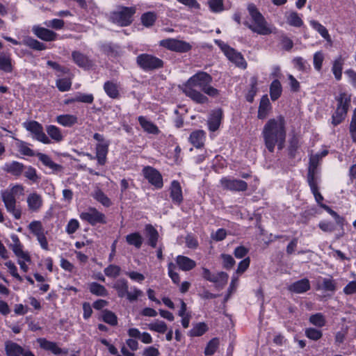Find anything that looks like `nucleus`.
Listing matches in <instances>:
<instances>
[{"mask_svg":"<svg viewBox=\"0 0 356 356\" xmlns=\"http://www.w3.org/2000/svg\"><path fill=\"white\" fill-rule=\"evenodd\" d=\"M211 81L212 78L209 74L199 72L191 76L182 86V91L187 97L196 103L205 104L208 102V98L197 90L196 88L201 89L210 97H217L219 93L218 90L210 85Z\"/></svg>","mask_w":356,"mask_h":356,"instance_id":"obj_1","label":"nucleus"},{"mask_svg":"<svg viewBox=\"0 0 356 356\" xmlns=\"http://www.w3.org/2000/svg\"><path fill=\"white\" fill-rule=\"evenodd\" d=\"M262 136L269 152H273L276 145L278 149H282L286 138L284 118L279 116L270 119L263 128Z\"/></svg>","mask_w":356,"mask_h":356,"instance_id":"obj_2","label":"nucleus"},{"mask_svg":"<svg viewBox=\"0 0 356 356\" xmlns=\"http://www.w3.org/2000/svg\"><path fill=\"white\" fill-rule=\"evenodd\" d=\"M24 188L21 184L13 186L10 189L3 191L1 193L2 200L8 213L15 219L19 220L22 216V208L16 202V197L24 195Z\"/></svg>","mask_w":356,"mask_h":356,"instance_id":"obj_3","label":"nucleus"},{"mask_svg":"<svg viewBox=\"0 0 356 356\" xmlns=\"http://www.w3.org/2000/svg\"><path fill=\"white\" fill-rule=\"evenodd\" d=\"M248 10L250 17L245 25L253 32L266 35L273 33V29L268 25L264 16L253 4H249Z\"/></svg>","mask_w":356,"mask_h":356,"instance_id":"obj_4","label":"nucleus"},{"mask_svg":"<svg viewBox=\"0 0 356 356\" xmlns=\"http://www.w3.org/2000/svg\"><path fill=\"white\" fill-rule=\"evenodd\" d=\"M136 12V6L119 7L111 13L110 19L118 25L126 26L131 24L132 17Z\"/></svg>","mask_w":356,"mask_h":356,"instance_id":"obj_5","label":"nucleus"},{"mask_svg":"<svg viewBox=\"0 0 356 356\" xmlns=\"http://www.w3.org/2000/svg\"><path fill=\"white\" fill-rule=\"evenodd\" d=\"M338 106L335 113L332 115V124L337 125L346 118L349 107L350 98L346 93H341L337 97Z\"/></svg>","mask_w":356,"mask_h":356,"instance_id":"obj_6","label":"nucleus"},{"mask_svg":"<svg viewBox=\"0 0 356 356\" xmlns=\"http://www.w3.org/2000/svg\"><path fill=\"white\" fill-rule=\"evenodd\" d=\"M216 42L218 44L230 61L234 63L237 67L242 69H245L247 67V63L241 53L236 51L234 49L229 47L221 41H216Z\"/></svg>","mask_w":356,"mask_h":356,"instance_id":"obj_7","label":"nucleus"},{"mask_svg":"<svg viewBox=\"0 0 356 356\" xmlns=\"http://www.w3.org/2000/svg\"><path fill=\"white\" fill-rule=\"evenodd\" d=\"M138 65L144 70H153L163 67V61L151 54H142L136 58Z\"/></svg>","mask_w":356,"mask_h":356,"instance_id":"obj_8","label":"nucleus"},{"mask_svg":"<svg viewBox=\"0 0 356 356\" xmlns=\"http://www.w3.org/2000/svg\"><path fill=\"white\" fill-rule=\"evenodd\" d=\"M160 46L176 52L184 53L190 51L192 46L190 43L175 38H167L159 42Z\"/></svg>","mask_w":356,"mask_h":356,"instance_id":"obj_9","label":"nucleus"},{"mask_svg":"<svg viewBox=\"0 0 356 356\" xmlns=\"http://www.w3.org/2000/svg\"><path fill=\"white\" fill-rule=\"evenodd\" d=\"M23 124L24 127L33 134V137L35 140L44 144H49L51 143L50 139L44 132L42 126L38 122L29 121L24 122Z\"/></svg>","mask_w":356,"mask_h":356,"instance_id":"obj_10","label":"nucleus"},{"mask_svg":"<svg viewBox=\"0 0 356 356\" xmlns=\"http://www.w3.org/2000/svg\"><path fill=\"white\" fill-rule=\"evenodd\" d=\"M142 172L145 178L156 188L159 189L163 187V178L157 170L150 166H146Z\"/></svg>","mask_w":356,"mask_h":356,"instance_id":"obj_11","label":"nucleus"},{"mask_svg":"<svg viewBox=\"0 0 356 356\" xmlns=\"http://www.w3.org/2000/svg\"><path fill=\"white\" fill-rule=\"evenodd\" d=\"M94 138L98 142L96 145L95 159L97 160L98 164L104 165L106 161L108 143L100 134H95Z\"/></svg>","mask_w":356,"mask_h":356,"instance_id":"obj_12","label":"nucleus"},{"mask_svg":"<svg viewBox=\"0 0 356 356\" xmlns=\"http://www.w3.org/2000/svg\"><path fill=\"white\" fill-rule=\"evenodd\" d=\"M5 350L7 356H35L29 349L13 341L6 342Z\"/></svg>","mask_w":356,"mask_h":356,"instance_id":"obj_13","label":"nucleus"},{"mask_svg":"<svg viewBox=\"0 0 356 356\" xmlns=\"http://www.w3.org/2000/svg\"><path fill=\"white\" fill-rule=\"evenodd\" d=\"M327 154V150L324 149L321 153L312 154L309 159V166L308 171L307 179H317V167L320 160Z\"/></svg>","mask_w":356,"mask_h":356,"instance_id":"obj_14","label":"nucleus"},{"mask_svg":"<svg viewBox=\"0 0 356 356\" xmlns=\"http://www.w3.org/2000/svg\"><path fill=\"white\" fill-rule=\"evenodd\" d=\"M223 188L230 191H243L247 189V184L243 180L223 177L220 180Z\"/></svg>","mask_w":356,"mask_h":356,"instance_id":"obj_15","label":"nucleus"},{"mask_svg":"<svg viewBox=\"0 0 356 356\" xmlns=\"http://www.w3.org/2000/svg\"><path fill=\"white\" fill-rule=\"evenodd\" d=\"M222 118V111L220 109H216L213 111L207 121L208 128L211 131H216L221 123Z\"/></svg>","mask_w":356,"mask_h":356,"instance_id":"obj_16","label":"nucleus"},{"mask_svg":"<svg viewBox=\"0 0 356 356\" xmlns=\"http://www.w3.org/2000/svg\"><path fill=\"white\" fill-rule=\"evenodd\" d=\"M33 31L37 37L46 41L55 40L57 36L55 32L44 27L33 26Z\"/></svg>","mask_w":356,"mask_h":356,"instance_id":"obj_17","label":"nucleus"},{"mask_svg":"<svg viewBox=\"0 0 356 356\" xmlns=\"http://www.w3.org/2000/svg\"><path fill=\"white\" fill-rule=\"evenodd\" d=\"M27 204L29 210L38 211L42 206L43 200L42 196L37 193H31L27 197Z\"/></svg>","mask_w":356,"mask_h":356,"instance_id":"obj_18","label":"nucleus"},{"mask_svg":"<svg viewBox=\"0 0 356 356\" xmlns=\"http://www.w3.org/2000/svg\"><path fill=\"white\" fill-rule=\"evenodd\" d=\"M176 264L183 271H189L196 266V262L188 257L178 255L175 259Z\"/></svg>","mask_w":356,"mask_h":356,"instance_id":"obj_19","label":"nucleus"},{"mask_svg":"<svg viewBox=\"0 0 356 356\" xmlns=\"http://www.w3.org/2000/svg\"><path fill=\"white\" fill-rule=\"evenodd\" d=\"M170 197L172 202L175 204H179L183 200L182 189L179 181L174 180L171 182L170 188Z\"/></svg>","mask_w":356,"mask_h":356,"instance_id":"obj_20","label":"nucleus"},{"mask_svg":"<svg viewBox=\"0 0 356 356\" xmlns=\"http://www.w3.org/2000/svg\"><path fill=\"white\" fill-rule=\"evenodd\" d=\"M12 243L9 245V248L12 250L15 256L26 255V252L29 251L25 250L23 244L20 242V240L17 235L13 234L10 235Z\"/></svg>","mask_w":356,"mask_h":356,"instance_id":"obj_21","label":"nucleus"},{"mask_svg":"<svg viewBox=\"0 0 356 356\" xmlns=\"http://www.w3.org/2000/svg\"><path fill=\"white\" fill-rule=\"evenodd\" d=\"M310 289V283L307 279H302L293 282L289 286V290L296 293H302Z\"/></svg>","mask_w":356,"mask_h":356,"instance_id":"obj_22","label":"nucleus"},{"mask_svg":"<svg viewBox=\"0 0 356 356\" xmlns=\"http://www.w3.org/2000/svg\"><path fill=\"white\" fill-rule=\"evenodd\" d=\"M317 289L325 292H334L336 283L332 277H321L318 280Z\"/></svg>","mask_w":356,"mask_h":356,"instance_id":"obj_23","label":"nucleus"},{"mask_svg":"<svg viewBox=\"0 0 356 356\" xmlns=\"http://www.w3.org/2000/svg\"><path fill=\"white\" fill-rule=\"evenodd\" d=\"M37 341L40 346L45 350L51 351L55 355L63 353V350L60 348L55 342L48 341L44 338L38 339Z\"/></svg>","mask_w":356,"mask_h":356,"instance_id":"obj_24","label":"nucleus"},{"mask_svg":"<svg viewBox=\"0 0 356 356\" xmlns=\"http://www.w3.org/2000/svg\"><path fill=\"white\" fill-rule=\"evenodd\" d=\"M271 110V105L269 99L267 95H264L260 101L259 110H258V118L259 119L266 118L269 114Z\"/></svg>","mask_w":356,"mask_h":356,"instance_id":"obj_25","label":"nucleus"},{"mask_svg":"<svg viewBox=\"0 0 356 356\" xmlns=\"http://www.w3.org/2000/svg\"><path fill=\"white\" fill-rule=\"evenodd\" d=\"M37 156L42 164L48 168L51 172H56L61 170V166L54 163L48 155L38 153Z\"/></svg>","mask_w":356,"mask_h":356,"instance_id":"obj_26","label":"nucleus"},{"mask_svg":"<svg viewBox=\"0 0 356 356\" xmlns=\"http://www.w3.org/2000/svg\"><path fill=\"white\" fill-rule=\"evenodd\" d=\"M205 132L202 130H196L190 135V142L197 148L202 147L205 140Z\"/></svg>","mask_w":356,"mask_h":356,"instance_id":"obj_27","label":"nucleus"},{"mask_svg":"<svg viewBox=\"0 0 356 356\" xmlns=\"http://www.w3.org/2000/svg\"><path fill=\"white\" fill-rule=\"evenodd\" d=\"M3 169L8 173L19 176L23 172V165L19 162L12 161L5 163Z\"/></svg>","mask_w":356,"mask_h":356,"instance_id":"obj_28","label":"nucleus"},{"mask_svg":"<svg viewBox=\"0 0 356 356\" xmlns=\"http://www.w3.org/2000/svg\"><path fill=\"white\" fill-rule=\"evenodd\" d=\"M56 120L63 127H70L77 122V118L76 115L70 114L60 115L56 117Z\"/></svg>","mask_w":356,"mask_h":356,"instance_id":"obj_29","label":"nucleus"},{"mask_svg":"<svg viewBox=\"0 0 356 356\" xmlns=\"http://www.w3.org/2000/svg\"><path fill=\"white\" fill-rule=\"evenodd\" d=\"M343 63L344 59L341 56H338L333 61L332 71L337 80H340L341 79Z\"/></svg>","mask_w":356,"mask_h":356,"instance_id":"obj_30","label":"nucleus"},{"mask_svg":"<svg viewBox=\"0 0 356 356\" xmlns=\"http://www.w3.org/2000/svg\"><path fill=\"white\" fill-rule=\"evenodd\" d=\"M147 326L149 330L160 334H164L168 330L167 324L163 321L156 320L148 323Z\"/></svg>","mask_w":356,"mask_h":356,"instance_id":"obj_31","label":"nucleus"},{"mask_svg":"<svg viewBox=\"0 0 356 356\" xmlns=\"http://www.w3.org/2000/svg\"><path fill=\"white\" fill-rule=\"evenodd\" d=\"M138 121L143 129L147 133L152 134H157L159 133L158 127L145 118L140 116Z\"/></svg>","mask_w":356,"mask_h":356,"instance_id":"obj_32","label":"nucleus"},{"mask_svg":"<svg viewBox=\"0 0 356 356\" xmlns=\"http://www.w3.org/2000/svg\"><path fill=\"white\" fill-rule=\"evenodd\" d=\"M17 257V261L19 266L20 270L24 273H27L29 270V264L31 263V257L30 253L26 252V255L15 256Z\"/></svg>","mask_w":356,"mask_h":356,"instance_id":"obj_33","label":"nucleus"},{"mask_svg":"<svg viewBox=\"0 0 356 356\" xmlns=\"http://www.w3.org/2000/svg\"><path fill=\"white\" fill-rule=\"evenodd\" d=\"M310 25L315 29L325 40L327 42H331V37L328 33L327 29L316 20L310 21Z\"/></svg>","mask_w":356,"mask_h":356,"instance_id":"obj_34","label":"nucleus"},{"mask_svg":"<svg viewBox=\"0 0 356 356\" xmlns=\"http://www.w3.org/2000/svg\"><path fill=\"white\" fill-rule=\"evenodd\" d=\"M286 22L293 26L300 27L303 22L300 15L296 12H289L286 13Z\"/></svg>","mask_w":356,"mask_h":356,"instance_id":"obj_35","label":"nucleus"},{"mask_svg":"<svg viewBox=\"0 0 356 356\" xmlns=\"http://www.w3.org/2000/svg\"><path fill=\"white\" fill-rule=\"evenodd\" d=\"M282 91V86L278 80H274L270 86V95L273 101L277 100L281 95Z\"/></svg>","mask_w":356,"mask_h":356,"instance_id":"obj_36","label":"nucleus"},{"mask_svg":"<svg viewBox=\"0 0 356 356\" xmlns=\"http://www.w3.org/2000/svg\"><path fill=\"white\" fill-rule=\"evenodd\" d=\"M126 241L129 245H134L136 248H140L143 244V239L139 233L135 232L128 234L126 236Z\"/></svg>","mask_w":356,"mask_h":356,"instance_id":"obj_37","label":"nucleus"},{"mask_svg":"<svg viewBox=\"0 0 356 356\" xmlns=\"http://www.w3.org/2000/svg\"><path fill=\"white\" fill-rule=\"evenodd\" d=\"M46 131L51 139L56 142H60L63 139L61 130L54 125L47 126Z\"/></svg>","mask_w":356,"mask_h":356,"instance_id":"obj_38","label":"nucleus"},{"mask_svg":"<svg viewBox=\"0 0 356 356\" xmlns=\"http://www.w3.org/2000/svg\"><path fill=\"white\" fill-rule=\"evenodd\" d=\"M12 69L13 66L10 56L5 54H0V70L10 72Z\"/></svg>","mask_w":356,"mask_h":356,"instance_id":"obj_39","label":"nucleus"},{"mask_svg":"<svg viewBox=\"0 0 356 356\" xmlns=\"http://www.w3.org/2000/svg\"><path fill=\"white\" fill-rule=\"evenodd\" d=\"M307 180H308L309 185L311 191L315 197L316 201L321 207V204H323L322 203V202L323 200V197L318 191L317 179H312V178H310V179H307Z\"/></svg>","mask_w":356,"mask_h":356,"instance_id":"obj_40","label":"nucleus"},{"mask_svg":"<svg viewBox=\"0 0 356 356\" xmlns=\"http://www.w3.org/2000/svg\"><path fill=\"white\" fill-rule=\"evenodd\" d=\"M29 231L36 237L44 234L42 222L39 220L32 221L28 226Z\"/></svg>","mask_w":356,"mask_h":356,"instance_id":"obj_41","label":"nucleus"},{"mask_svg":"<svg viewBox=\"0 0 356 356\" xmlns=\"http://www.w3.org/2000/svg\"><path fill=\"white\" fill-rule=\"evenodd\" d=\"M4 265L13 277L19 282L23 281V277L19 274L17 268L13 261L8 260L4 263Z\"/></svg>","mask_w":356,"mask_h":356,"instance_id":"obj_42","label":"nucleus"},{"mask_svg":"<svg viewBox=\"0 0 356 356\" xmlns=\"http://www.w3.org/2000/svg\"><path fill=\"white\" fill-rule=\"evenodd\" d=\"M146 232L149 245L155 248L159 236L157 231L152 225H149L146 226Z\"/></svg>","mask_w":356,"mask_h":356,"instance_id":"obj_43","label":"nucleus"},{"mask_svg":"<svg viewBox=\"0 0 356 356\" xmlns=\"http://www.w3.org/2000/svg\"><path fill=\"white\" fill-rule=\"evenodd\" d=\"M140 19L143 26L149 27L154 24L156 15L154 12H147L141 15Z\"/></svg>","mask_w":356,"mask_h":356,"instance_id":"obj_44","label":"nucleus"},{"mask_svg":"<svg viewBox=\"0 0 356 356\" xmlns=\"http://www.w3.org/2000/svg\"><path fill=\"white\" fill-rule=\"evenodd\" d=\"M309 321L311 324L317 327H322L326 323L325 316L321 313H316L310 316Z\"/></svg>","mask_w":356,"mask_h":356,"instance_id":"obj_45","label":"nucleus"},{"mask_svg":"<svg viewBox=\"0 0 356 356\" xmlns=\"http://www.w3.org/2000/svg\"><path fill=\"white\" fill-rule=\"evenodd\" d=\"M114 288L116 289L118 296L123 298L128 291L127 282L124 280H118L114 284Z\"/></svg>","mask_w":356,"mask_h":356,"instance_id":"obj_46","label":"nucleus"},{"mask_svg":"<svg viewBox=\"0 0 356 356\" xmlns=\"http://www.w3.org/2000/svg\"><path fill=\"white\" fill-rule=\"evenodd\" d=\"M74 61L81 67L87 68L88 64V58L86 56L78 51L72 53Z\"/></svg>","mask_w":356,"mask_h":356,"instance_id":"obj_47","label":"nucleus"},{"mask_svg":"<svg viewBox=\"0 0 356 356\" xmlns=\"http://www.w3.org/2000/svg\"><path fill=\"white\" fill-rule=\"evenodd\" d=\"M105 217L104 215L96 209L90 208V224L95 225L96 223H104Z\"/></svg>","mask_w":356,"mask_h":356,"instance_id":"obj_48","label":"nucleus"},{"mask_svg":"<svg viewBox=\"0 0 356 356\" xmlns=\"http://www.w3.org/2000/svg\"><path fill=\"white\" fill-rule=\"evenodd\" d=\"M102 319L111 325H115L118 323L117 316L111 311L105 310L101 314Z\"/></svg>","mask_w":356,"mask_h":356,"instance_id":"obj_49","label":"nucleus"},{"mask_svg":"<svg viewBox=\"0 0 356 356\" xmlns=\"http://www.w3.org/2000/svg\"><path fill=\"white\" fill-rule=\"evenodd\" d=\"M104 90L106 92V94L111 98H116L118 97L119 92L118 86L115 83H113L112 82H106L104 84Z\"/></svg>","mask_w":356,"mask_h":356,"instance_id":"obj_50","label":"nucleus"},{"mask_svg":"<svg viewBox=\"0 0 356 356\" xmlns=\"http://www.w3.org/2000/svg\"><path fill=\"white\" fill-rule=\"evenodd\" d=\"M305 334L307 338L314 341L320 339L323 336V333L321 330L314 327L306 328Z\"/></svg>","mask_w":356,"mask_h":356,"instance_id":"obj_51","label":"nucleus"},{"mask_svg":"<svg viewBox=\"0 0 356 356\" xmlns=\"http://www.w3.org/2000/svg\"><path fill=\"white\" fill-rule=\"evenodd\" d=\"M219 346V340L217 338H213L207 343L205 350L204 354L206 355L211 356L215 353L217 348Z\"/></svg>","mask_w":356,"mask_h":356,"instance_id":"obj_52","label":"nucleus"},{"mask_svg":"<svg viewBox=\"0 0 356 356\" xmlns=\"http://www.w3.org/2000/svg\"><path fill=\"white\" fill-rule=\"evenodd\" d=\"M24 43L28 47L35 50H43L45 49V45L31 38H27L24 40Z\"/></svg>","mask_w":356,"mask_h":356,"instance_id":"obj_53","label":"nucleus"},{"mask_svg":"<svg viewBox=\"0 0 356 356\" xmlns=\"http://www.w3.org/2000/svg\"><path fill=\"white\" fill-rule=\"evenodd\" d=\"M24 43L28 47L35 50H43L45 49V45L31 38H27L24 40Z\"/></svg>","mask_w":356,"mask_h":356,"instance_id":"obj_54","label":"nucleus"},{"mask_svg":"<svg viewBox=\"0 0 356 356\" xmlns=\"http://www.w3.org/2000/svg\"><path fill=\"white\" fill-rule=\"evenodd\" d=\"M176 266L172 262H170L168 265V275L171 278L172 281L175 284H179L180 277L179 273L175 271Z\"/></svg>","mask_w":356,"mask_h":356,"instance_id":"obj_55","label":"nucleus"},{"mask_svg":"<svg viewBox=\"0 0 356 356\" xmlns=\"http://www.w3.org/2000/svg\"><path fill=\"white\" fill-rule=\"evenodd\" d=\"M17 147L19 152L26 156H32L34 155L33 151L29 147V145L22 140H17Z\"/></svg>","mask_w":356,"mask_h":356,"instance_id":"obj_56","label":"nucleus"},{"mask_svg":"<svg viewBox=\"0 0 356 356\" xmlns=\"http://www.w3.org/2000/svg\"><path fill=\"white\" fill-rule=\"evenodd\" d=\"M251 81V88L248 91L246 95V99L249 102H252L254 100V97L257 92V79L256 77H252L250 79Z\"/></svg>","mask_w":356,"mask_h":356,"instance_id":"obj_57","label":"nucleus"},{"mask_svg":"<svg viewBox=\"0 0 356 356\" xmlns=\"http://www.w3.org/2000/svg\"><path fill=\"white\" fill-rule=\"evenodd\" d=\"M228 277L229 276L226 273L219 272L214 275L216 281H212L211 282L216 283L220 287H223L227 283Z\"/></svg>","mask_w":356,"mask_h":356,"instance_id":"obj_58","label":"nucleus"},{"mask_svg":"<svg viewBox=\"0 0 356 356\" xmlns=\"http://www.w3.org/2000/svg\"><path fill=\"white\" fill-rule=\"evenodd\" d=\"M324 58V54L321 51L314 54V67L316 70L320 71L321 70Z\"/></svg>","mask_w":356,"mask_h":356,"instance_id":"obj_59","label":"nucleus"},{"mask_svg":"<svg viewBox=\"0 0 356 356\" xmlns=\"http://www.w3.org/2000/svg\"><path fill=\"white\" fill-rule=\"evenodd\" d=\"M207 330V326L204 323H200L195 325L191 330L192 336L200 337L204 334Z\"/></svg>","mask_w":356,"mask_h":356,"instance_id":"obj_60","label":"nucleus"},{"mask_svg":"<svg viewBox=\"0 0 356 356\" xmlns=\"http://www.w3.org/2000/svg\"><path fill=\"white\" fill-rule=\"evenodd\" d=\"M90 293L100 296H106L107 291L102 286L97 283L90 284Z\"/></svg>","mask_w":356,"mask_h":356,"instance_id":"obj_61","label":"nucleus"},{"mask_svg":"<svg viewBox=\"0 0 356 356\" xmlns=\"http://www.w3.org/2000/svg\"><path fill=\"white\" fill-rule=\"evenodd\" d=\"M72 85V82L70 79L63 78L59 79L56 81V86L58 90L62 92L67 91L70 89Z\"/></svg>","mask_w":356,"mask_h":356,"instance_id":"obj_62","label":"nucleus"},{"mask_svg":"<svg viewBox=\"0 0 356 356\" xmlns=\"http://www.w3.org/2000/svg\"><path fill=\"white\" fill-rule=\"evenodd\" d=\"M94 197L105 207H109L111 204L110 199L100 191L95 193Z\"/></svg>","mask_w":356,"mask_h":356,"instance_id":"obj_63","label":"nucleus"},{"mask_svg":"<svg viewBox=\"0 0 356 356\" xmlns=\"http://www.w3.org/2000/svg\"><path fill=\"white\" fill-rule=\"evenodd\" d=\"M44 24L47 27L59 30L64 26V21L59 19H54L44 22Z\"/></svg>","mask_w":356,"mask_h":356,"instance_id":"obj_64","label":"nucleus"}]
</instances>
